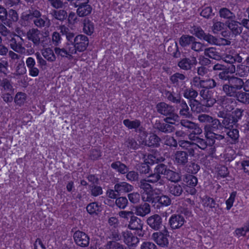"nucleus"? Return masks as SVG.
Masks as SVG:
<instances>
[{"mask_svg": "<svg viewBox=\"0 0 249 249\" xmlns=\"http://www.w3.org/2000/svg\"><path fill=\"white\" fill-rule=\"evenodd\" d=\"M165 177L168 180L174 183H177L181 180V177L179 173L169 169H168Z\"/></svg>", "mask_w": 249, "mask_h": 249, "instance_id": "nucleus-42", "label": "nucleus"}, {"mask_svg": "<svg viewBox=\"0 0 249 249\" xmlns=\"http://www.w3.org/2000/svg\"><path fill=\"white\" fill-rule=\"evenodd\" d=\"M142 227L143 223L141 219L135 215L131 217L128 225L129 229L142 231Z\"/></svg>", "mask_w": 249, "mask_h": 249, "instance_id": "nucleus-28", "label": "nucleus"}, {"mask_svg": "<svg viewBox=\"0 0 249 249\" xmlns=\"http://www.w3.org/2000/svg\"><path fill=\"white\" fill-rule=\"evenodd\" d=\"M142 199L143 202L142 203L139 205H136L133 207V211L134 214L136 215L144 217L148 214L150 213L151 212V206L149 203L147 202H152L154 201L153 200V197L147 195V196L145 197L144 195L142 196Z\"/></svg>", "mask_w": 249, "mask_h": 249, "instance_id": "nucleus-2", "label": "nucleus"}, {"mask_svg": "<svg viewBox=\"0 0 249 249\" xmlns=\"http://www.w3.org/2000/svg\"><path fill=\"white\" fill-rule=\"evenodd\" d=\"M228 28L231 32L235 36L240 35L242 32V27L240 22L233 19L226 22Z\"/></svg>", "mask_w": 249, "mask_h": 249, "instance_id": "nucleus-26", "label": "nucleus"}, {"mask_svg": "<svg viewBox=\"0 0 249 249\" xmlns=\"http://www.w3.org/2000/svg\"><path fill=\"white\" fill-rule=\"evenodd\" d=\"M23 39L18 35H15L9 40V44L11 48L18 53H22L25 50L23 46Z\"/></svg>", "mask_w": 249, "mask_h": 249, "instance_id": "nucleus-16", "label": "nucleus"}, {"mask_svg": "<svg viewBox=\"0 0 249 249\" xmlns=\"http://www.w3.org/2000/svg\"><path fill=\"white\" fill-rule=\"evenodd\" d=\"M146 222L147 225L155 231H160L162 227H165L163 224L161 217L158 214H154L148 217Z\"/></svg>", "mask_w": 249, "mask_h": 249, "instance_id": "nucleus-12", "label": "nucleus"}, {"mask_svg": "<svg viewBox=\"0 0 249 249\" xmlns=\"http://www.w3.org/2000/svg\"><path fill=\"white\" fill-rule=\"evenodd\" d=\"M199 95L202 98L203 105L210 107L213 106L216 100L213 97V92L212 90L202 89L199 92Z\"/></svg>", "mask_w": 249, "mask_h": 249, "instance_id": "nucleus-10", "label": "nucleus"}, {"mask_svg": "<svg viewBox=\"0 0 249 249\" xmlns=\"http://www.w3.org/2000/svg\"><path fill=\"white\" fill-rule=\"evenodd\" d=\"M178 145L182 149L187 151L188 156L191 157L194 156L195 151L196 150V145L193 141L179 140L178 141Z\"/></svg>", "mask_w": 249, "mask_h": 249, "instance_id": "nucleus-22", "label": "nucleus"}, {"mask_svg": "<svg viewBox=\"0 0 249 249\" xmlns=\"http://www.w3.org/2000/svg\"><path fill=\"white\" fill-rule=\"evenodd\" d=\"M36 9L32 8L22 13L19 23L22 27H31L34 23Z\"/></svg>", "mask_w": 249, "mask_h": 249, "instance_id": "nucleus-6", "label": "nucleus"}, {"mask_svg": "<svg viewBox=\"0 0 249 249\" xmlns=\"http://www.w3.org/2000/svg\"><path fill=\"white\" fill-rule=\"evenodd\" d=\"M0 87L7 91L12 92L14 90L11 81L6 78H4L1 80Z\"/></svg>", "mask_w": 249, "mask_h": 249, "instance_id": "nucleus-56", "label": "nucleus"}, {"mask_svg": "<svg viewBox=\"0 0 249 249\" xmlns=\"http://www.w3.org/2000/svg\"><path fill=\"white\" fill-rule=\"evenodd\" d=\"M72 43L77 52L85 51L89 45L88 37L84 35H78L75 36Z\"/></svg>", "mask_w": 249, "mask_h": 249, "instance_id": "nucleus-11", "label": "nucleus"}, {"mask_svg": "<svg viewBox=\"0 0 249 249\" xmlns=\"http://www.w3.org/2000/svg\"><path fill=\"white\" fill-rule=\"evenodd\" d=\"M196 63L197 60L195 57L191 58L185 57L178 61L177 65L180 69L187 71L191 70Z\"/></svg>", "mask_w": 249, "mask_h": 249, "instance_id": "nucleus-19", "label": "nucleus"}, {"mask_svg": "<svg viewBox=\"0 0 249 249\" xmlns=\"http://www.w3.org/2000/svg\"><path fill=\"white\" fill-rule=\"evenodd\" d=\"M42 55L45 59L49 62H54L56 60V56L53 50L50 48H47L42 51Z\"/></svg>", "mask_w": 249, "mask_h": 249, "instance_id": "nucleus-43", "label": "nucleus"}, {"mask_svg": "<svg viewBox=\"0 0 249 249\" xmlns=\"http://www.w3.org/2000/svg\"><path fill=\"white\" fill-rule=\"evenodd\" d=\"M221 123L223 129L225 128L227 129L232 127L233 125L236 123L235 121V119H234L230 114H229L224 119H223Z\"/></svg>", "mask_w": 249, "mask_h": 249, "instance_id": "nucleus-45", "label": "nucleus"}, {"mask_svg": "<svg viewBox=\"0 0 249 249\" xmlns=\"http://www.w3.org/2000/svg\"><path fill=\"white\" fill-rule=\"evenodd\" d=\"M169 236L168 231L165 227L161 231L154 232L152 234V239L160 246L167 247L169 244L167 237Z\"/></svg>", "mask_w": 249, "mask_h": 249, "instance_id": "nucleus-7", "label": "nucleus"}, {"mask_svg": "<svg viewBox=\"0 0 249 249\" xmlns=\"http://www.w3.org/2000/svg\"><path fill=\"white\" fill-rule=\"evenodd\" d=\"M124 145L128 149L135 150L139 148V144L133 138H128L124 142Z\"/></svg>", "mask_w": 249, "mask_h": 249, "instance_id": "nucleus-61", "label": "nucleus"}, {"mask_svg": "<svg viewBox=\"0 0 249 249\" xmlns=\"http://www.w3.org/2000/svg\"><path fill=\"white\" fill-rule=\"evenodd\" d=\"M217 102L226 111L230 112L234 109V101L232 98H229L226 95L220 96L218 98Z\"/></svg>", "mask_w": 249, "mask_h": 249, "instance_id": "nucleus-15", "label": "nucleus"}, {"mask_svg": "<svg viewBox=\"0 0 249 249\" xmlns=\"http://www.w3.org/2000/svg\"><path fill=\"white\" fill-rule=\"evenodd\" d=\"M191 48L196 52H200L204 51L205 46L204 44L200 42L196 41V39L195 38L191 46Z\"/></svg>", "mask_w": 249, "mask_h": 249, "instance_id": "nucleus-60", "label": "nucleus"}, {"mask_svg": "<svg viewBox=\"0 0 249 249\" xmlns=\"http://www.w3.org/2000/svg\"><path fill=\"white\" fill-rule=\"evenodd\" d=\"M202 80L199 76H194L190 81L191 87L194 89H201Z\"/></svg>", "mask_w": 249, "mask_h": 249, "instance_id": "nucleus-59", "label": "nucleus"}, {"mask_svg": "<svg viewBox=\"0 0 249 249\" xmlns=\"http://www.w3.org/2000/svg\"><path fill=\"white\" fill-rule=\"evenodd\" d=\"M170 80L173 86L183 89L186 87L187 78L185 74L177 72L170 76Z\"/></svg>", "mask_w": 249, "mask_h": 249, "instance_id": "nucleus-9", "label": "nucleus"}, {"mask_svg": "<svg viewBox=\"0 0 249 249\" xmlns=\"http://www.w3.org/2000/svg\"><path fill=\"white\" fill-rule=\"evenodd\" d=\"M235 72V75L239 77L247 76L249 73V67L243 65H238Z\"/></svg>", "mask_w": 249, "mask_h": 249, "instance_id": "nucleus-48", "label": "nucleus"}, {"mask_svg": "<svg viewBox=\"0 0 249 249\" xmlns=\"http://www.w3.org/2000/svg\"><path fill=\"white\" fill-rule=\"evenodd\" d=\"M185 222V219L181 214H174L169 220V224L173 230L178 229L181 227Z\"/></svg>", "mask_w": 249, "mask_h": 249, "instance_id": "nucleus-17", "label": "nucleus"}, {"mask_svg": "<svg viewBox=\"0 0 249 249\" xmlns=\"http://www.w3.org/2000/svg\"><path fill=\"white\" fill-rule=\"evenodd\" d=\"M175 164L179 166H184L188 161V155L186 151L178 150L173 155Z\"/></svg>", "mask_w": 249, "mask_h": 249, "instance_id": "nucleus-20", "label": "nucleus"}, {"mask_svg": "<svg viewBox=\"0 0 249 249\" xmlns=\"http://www.w3.org/2000/svg\"><path fill=\"white\" fill-rule=\"evenodd\" d=\"M59 30L63 35H65L67 40L70 43H72L75 35L68 27L64 25H62L59 27Z\"/></svg>", "mask_w": 249, "mask_h": 249, "instance_id": "nucleus-34", "label": "nucleus"}, {"mask_svg": "<svg viewBox=\"0 0 249 249\" xmlns=\"http://www.w3.org/2000/svg\"><path fill=\"white\" fill-rule=\"evenodd\" d=\"M34 25L36 28H48L51 25L50 19L46 15H42L41 13L36 9L35 17L34 18Z\"/></svg>", "mask_w": 249, "mask_h": 249, "instance_id": "nucleus-8", "label": "nucleus"}, {"mask_svg": "<svg viewBox=\"0 0 249 249\" xmlns=\"http://www.w3.org/2000/svg\"><path fill=\"white\" fill-rule=\"evenodd\" d=\"M219 15L222 18L232 20L235 18V15L227 8H222L219 10Z\"/></svg>", "mask_w": 249, "mask_h": 249, "instance_id": "nucleus-44", "label": "nucleus"}, {"mask_svg": "<svg viewBox=\"0 0 249 249\" xmlns=\"http://www.w3.org/2000/svg\"><path fill=\"white\" fill-rule=\"evenodd\" d=\"M189 105L192 111L194 113H199L204 110L203 106H204L202 105L201 103L197 100H194L191 102H189Z\"/></svg>", "mask_w": 249, "mask_h": 249, "instance_id": "nucleus-46", "label": "nucleus"}, {"mask_svg": "<svg viewBox=\"0 0 249 249\" xmlns=\"http://www.w3.org/2000/svg\"><path fill=\"white\" fill-rule=\"evenodd\" d=\"M204 54L206 56L216 60H219L221 58L219 53L214 47L205 48Z\"/></svg>", "mask_w": 249, "mask_h": 249, "instance_id": "nucleus-36", "label": "nucleus"}, {"mask_svg": "<svg viewBox=\"0 0 249 249\" xmlns=\"http://www.w3.org/2000/svg\"><path fill=\"white\" fill-rule=\"evenodd\" d=\"M214 118L206 114H201L198 116V120L201 123L210 124Z\"/></svg>", "mask_w": 249, "mask_h": 249, "instance_id": "nucleus-62", "label": "nucleus"}, {"mask_svg": "<svg viewBox=\"0 0 249 249\" xmlns=\"http://www.w3.org/2000/svg\"><path fill=\"white\" fill-rule=\"evenodd\" d=\"M115 191L119 194L126 193L132 191L133 186L125 182L116 183L114 187Z\"/></svg>", "mask_w": 249, "mask_h": 249, "instance_id": "nucleus-29", "label": "nucleus"}, {"mask_svg": "<svg viewBox=\"0 0 249 249\" xmlns=\"http://www.w3.org/2000/svg\"><path fill=\"white\" fill-rule=\"evenodd\" d=\"M240 84L238 83L237 78H233L230 82L223 85L222 90L226 96L235 98L239 90H241Z\"/></svg>", "mask_w": 249, "mask_h": 249, "instance_id": "nucleus-3", "label": "nucleus"}, {"mask_svg": "<svg viewBox=\"0 0 249 249\" xmlns=\"http://www.w3.org/2000/svg\"><path fill=\"white\" fill-rule=\"evenodd\" d=\"M156 108L158 113L165 116L170 114L174 110L173 106L164 102L159 103L156 105Z\"/></svg>", "mask_w": 249, "mask_h": 249, "instance_id": "nucleus-24", "label": "nucleus"}, {"mask_svg": "<svg viewBox=\"0 0 249 249\" xmlns=\"http://www.w3.org/2000/svg\"><path fill=\"white\" fill-rule=\"evenodd\" d=\"M190 140L195 143L196 145V150L199 148L201 150H205L208 146L207 140L199 137H194V136L192 135L190 136Z\"/></svg>", "mask_w": 249, "mask_h": 249, "instance_id": "nucleus-30", "label": "nucleus"}, {"mask_svg": "<svg viewBox=\"0 0 249 249\" xmlns=\"http://www.w3.org/2000/svg\"><path fill=\"white\" fill-rule=\"evenodd\" d=\"M73 237L74 242L77 246L83 248L89 246V237L86 233L77 231L74 233Z\"/></svg>", "mask_w": 249, "mask_h": 249, "instance_id": "nucleus-13", "label": "nucleus"}, {"mask_svg": "<svg viewBox=\"0 0 249 249\" xmlns=\"http://www.w3.org/2000/svg\"><path fill=\"white\" fill-rule=\"evenodd\" d=\"M83 24L84 32L88 35H91L94 30L93 23L89 19L85 18L83 21Z\"/></svg>", "mask_w": 249, "mask_h": 249, "instance_id": "nucleus-47", "label": "nucleus"}, {"mask_svg": "<svg viewBox=\"0 0 249 249\" xmlns=\"http://www.w3.org/2000/svg\"><path fill=\"white\" fill-rule=\"evenodd\" d=\"M26 72V69L24 62L23 60H20L17 63L15 71L13 73V75L14 77H19L25 74Z\"/></svg>", "mask_w": 249, "mask_h": 249, "instance_id": "nucleus-35", "label": "nucleus"}, {"mask_svg": "<svg viewBox=\"0 0 249 249\" xmlns=\"http://www.w3.org/2000/svg\"><path fill=\"white\" fill-rule=\"evenodd\" d=\"M122 236L124 242L128 246H135L139 242V239L128 231L122 232Z\"/></svg>", "mask_w": 249, "mask_h": 249, "instance_id": "nucleus-23", "label": "nucleus"}, {"mask_svg": "<svg viewBox=\"0 0 249 249\" xmlns=\"http://www.w3.org/2000/svg\"><path fill=\"white\" fill-rule=\"evenodd\" d=\"M51 14L53 18L61 22L64 21L68 17L67 11L64 9L53 10Z\"/></svg>", "mask_w": 249, "mask_h": 249, "instance_id": "nucleus-32", "label": "nucleus"}, {"mask_svg": "<svg viewBox=\"0 0 249 249\" xmlns=\"http://www.w3.org/2000/svg\"><path fill=\"white\" fill-rule=\"evenodd\" d=\"M195 37L192 36L184 35L179 39V44L182 47H186L192 45Z\"/></svg>", "mask_w": 249, "mask_h": 249, "instance_id": "nucleus-39", "label": "nucleus"}, {"mask_svg": "<svg viewBox=\"0 0 249 249\" xmlns=\"http://www.w3.org/2000/svg\"><path fill=\"white\" fill-rule=\"evenodd\" d=\"M183 181L186 183L187 186L190 187H195L197 184V178L196 177L192 175H187L185 176Z\"/></svg>", "mask_w": 249, "mask_h": 249, "instance_id": "nucleus-54", "label": "nucleus"}, {"mask_svg": "<svg viewBox=\"0 0 249 249\" xmlns=\"http://www.w3.org/2000/svg\"><path fill=\"white\" fill-rule=\"evenodd\" d=\"M177 107L179 110V114L181 116L190 118L192 115L186 102L182 99L177 105Z\"/></svg>", "mask_w": 249, "mask_h": 249, "instance_id": "nucleus-27", "label": "nucleus"}, {"mask_svg": "<svg viewBox=\"0 0 249 249\" xmlns=\"http://www.w3.org/2000/svg\"><path fill=\"white\" fill-rule=\"evenodd\" d=\"M128 200L125 197H119L116 199L115 204L120 209H124L128 204Z\"/></svg>", "mask_w": 249, "mask_h": 249, "instance_id": "nucleus-63", "label": "nucleus"}, {"mask_svg": "<svg viewBox=\"0 0 249 249\" xmlns=\"http://www.w3.org/2000/svg\"><path fill=\"white\" fill-rule=\"evenodd\" d=\"M228 130L226 132L227 135L230 138L232 141L235 142L239 138V131L237 129H227Z\"/></svg>", "mask_w": 249, "mask_h": 249, "instance_id": "nucleus-57", "label": "nucleus"}, {"mask_svg": "<svg viewBox=\"0 0 249 249\" xmlns=\"http://www.w3.org/2000/svg\"><path fill=\"white\" fill-rule=\"evenodd\" d=\"M166 117L163 119L165 123L170 124L171 125L175 124L176 122L179 120V117L178 114L175 112V110L173 112L170 113V114L166 116Z\"/></svg>", "mask_w": 249, "mask_h": 249, "instance_id": "nucleus-52", "label": "nucleus"}, {"mask_svg": "<svg viewBox=\"0 0 249 249\" xmlns=\"http://www.w3.org/2000/svg\"><path fill=\"white\" fill-rule=\"evenodd\" d=\"M216 86V83L215 81L212 78L203 79L202 83V89H213Z\"/></svg>", "mask_w": 249, "mask_h": 249, "instance_id": "nucleus-51", "label": "nucleus"}, {"mask_svg": "<svg viewBox=\"0 0 249 249\" xmlns=\"http://www.w3.org/2000/svg\"><path fill=\"white\" fill-rule=\"evenodd\" d=\"M153 200L157 201L161 206H168L171 203L170 198L166 195H162L160 196H157L155 199Z\"/></svg>", "mask_w": 249, "mask_h": 249, "instance_id": "nucleus-49", "label": "nucleus"}, {"mask_svg": "<svg viewBox=\"0 0 249 249\" xmlns=\"http://www.w3.org/2000/svg\"><path fill=\"white\" fill-rule=\"evenodd\" d=\"M40 31L37 28H32L29 29L26 34L28 40L33 42L34 46H38L40 43Z\"/></svg>", "mask_w": 249, "mask_h": 249, "instance_id": "nucleus-18", "label": "nucleus"}, {"mask_svg": "<svg viewBox=\"0 0 249 249\" xmlns=\"http://www.w3.org/2000/svg\"><path fill=\"white\" fill-rule=\"evenodd\" d=\"M155 128L159 131L166 134L171 133L175 130V128L173 125L167 123H161L160 121H157L156 122Z\"/></svg>", "mask_w": 249, "mask_h": 249, "instance_id": "nucleus-25", "label": "nucleus"}, {"mask_svg": "<svg viewBox=\"0 0 249 249\" xmlns=\"http://www.w3.org/2000/svg\"><path fill=\"white\" fill-rule=\"evenodd\" d=\"M124 124L128 129H137L141 125V122L138 120L130 121L129 119H125L123 121Z\"/></svg>", "mask_w": 249, "mask_h": 249, "instance_id": "nucleus-53", "label": "nucleus"}, {"mask_svg": "<svg viewBox=\"0 0 249 249\" xmlns=\"http://www.w3.org/2000/svg\"><path fill=\"white\" fill-rule=\"evenodd\" d=\"M107 249H124L123 245L115 241H108L107 244Z\"/></svg>", "mask_w": 249, "mask_h": 249, "instance_id": "nucleus-64", "label": "nucleus"}, {"mask_svg": "<svg viewBox=\"0 0 249 249\" xmlns=\"http://www.w3.org/2000/svg\"><path fill=\"white\" fill-rule=\"evenodd\" d=\"M236 100L244 105H249V93L239 90L236 97Z\"/></svg>", "mask_w": 249, "mask_h": 249, "instance_id": "nucleus-40", "label": "nucleus"}, {"mask_svg": "<svg viewBox=\"0 0 249 249\" xmlns=\"http://www.w3.org/2000/svg\"><path fill=\"white\" fill-rule=\"evenodd\" d=\"M89 0L78 4L74 3V7H77L76 14L79 17H85L89 15L92 10L91 6L88 4Z\"/></svg>", "mask_w": 249, "mask_h": 249, "instance_id": "nucleus-14", "label": "nucleus"}, {"mask_svg": "<svg viewBox=\"0 0 249 249\" xmlns=\"http://www.w3.org/2000/svg\"><path fill=\"white\" fill-rule=\"evenodd\" d=\"M223 126L219 120L214 118L210 124H206L204 126V134L207 139L213 141V143L215 140H222L225 138L224 133L223 132Z\"/></svg>", "mask_w": 249, "mask_h": 249, "instance_id": "nucleus-1", "label": "nucleus"}, {"mask_svg": "<svg viewBox=\"0 0 249 249\" xmlns=\"http://www.w3.org/2000/svg\"><path fill=\"white\" fill-rule=\"evenodd\" d=\"M111 167L122 174H126L128 171V167L126 165L120 161L112 162Z\"/></svg>", "mask_w": 249, "mask_h": 249, "instance_id": "nucleus-38", "label": "nucleus"}, {"mask_svg": "<svg viewBox=\"0 0 249 249\" xmlns=\"http://www.w3.org/2000/svg\"><path fill=\"white\" fill-rule=\"evenodd\" d=\"M8 12L6 9L1 5H0V20L8 27H11L12 23L9 20H7Z\"/></svg>", "mask_w": 249, "mask_h": 249, "instance_id": "nucleus-50", "label": "nucleus"}, {"mask_svg": "<svg viewBox=\"0 0 249 249\" xmlns=\"http://www.w3.org/2000/svg\"><path fill=\"white\" fill-rule=\"evenodd\" d=\"M168 189L170 194L176 197L180 196L183 192L182 186L176 183L169 184Z\"/></svg>", "mask_w": 249, "mask_h": 249, "instance_id": "nucleus-31", "label": "nucleus"}, {"mask_svg": "<svg viewBox=\"0 0 249 249\" xmlns=\"http://www.w3.org/2000/svg\"><path fill=\"white\" fill-rule=\"evenodd\" d=\"M235 72V67L234 65H232L231 67L226 68L222 71H219L216 74L218 78L223 81H228V82L233 78H238L234 76H231V74H232Z\"/></svg>", "mask_w": 249, "mask_h": 249, "instance_id": "nucleus-21", "label": "nucleus"}, {"mask_svg": "<svg viewBox=\"0 0 249 249\" xmlns=\"http://www.w3.org/2000/svg\"><path fill=\"white\" fill-rule=\"evenodd\" d=\"M165 96L168 100L176 105L182 99L179 93H175L174 92L166 91Z\"/></svg>", "mask_w": 249, "mask_h": 249, "instance_id": "nucleus-37", "label": "nucleus"}, {"mask_svg": "<svg viewBox=\"0 0 249 249\" xmlns=\"http://www.w3.org/2000/svg\"><path fill=\"white\" fill-rule=\"evenodd\" d=\"M54 51L58 56L67 57L69 59H72V54H76L77 52L72 43H67L66 46L62 48L55 47Z\"/></svg>", "mask_w": 249, "mask_h": 249, "instance_id": "nucleus-4", "label": "nucleus"}, {"mask_svg": "<svg viewBox=\"0 0 249 249\" xmlns=\"http://www.w3.org/2000/svg\"><path fill=\"white\" fill-rule=\"evenodd\" d=\"M183 95L184 98L188 99L189 102L196 100V97L198 96V92L193 88H186L183 91Z\"/></svg>", "mask_w": 249, "mask_h": 249, "instance_id": "nucleus-33", "label": "nucleus"}, {"mask_svg": "<svg viewBox=\"0 0 249 249\" xmlns=\"http://www.w3.org/2000/svg\"><path fill=\"white\" fill-rule=\"evenodd\" d=\"M91 195L94 196H97L103 194L102 188L97 184H91L89 185Z\"/></svg>", "mask_w": 249, "mask_h": 249, "instance_id": "nucleus-55", "label": "nucleus"}, {"mask_svg": "<svg viewBox=\"0 0 249 249\" xmlns=\"http://www.w3.org/2000/svg\"><path fill=\"white\" fill-rule=\"evenodd\" d=\"M191 33L200 39H204L210 44H215L217 43V39L213 36L206 34L201 27L198 26H193L191 28Z\"/></svg>", "mask_w": 249, "mask_h": 249, "instance_id": "nucleus-5", "label": "nucleus"}, {"mask_svg": "<svg viewBox=\"0 0 249 249\" xmlns=\"http://www.w3.org/2000/svg\"><path fill=\"white\" fill-rule=\"evenodd\" d=\"M160 139L156 135L152 134L148 138V140L146 141L144 144L149 147H158L160 145Z\"/></svg>", "mask_w": 249, "mask_h": 249, "instance_id": "nucleus-41", "label": "nucleus"}, {"mask_svg": "<svg viewBox=\"0 0 249 249\" xmlns=\"http://www.w3.org/2000/svg\"><path fill=\"white\" fill-rule=\"evenodd\" d=\"M168 168L167 166L164 164L161 163L158 164L155 168L154 171L158 175L161 176V175L165 176L168 171Z\"/></svg>", "mask_w": 249, "mask_h": 249, "instance_id": "nucleus-58", "label": "nucleus"}]
</instances>
